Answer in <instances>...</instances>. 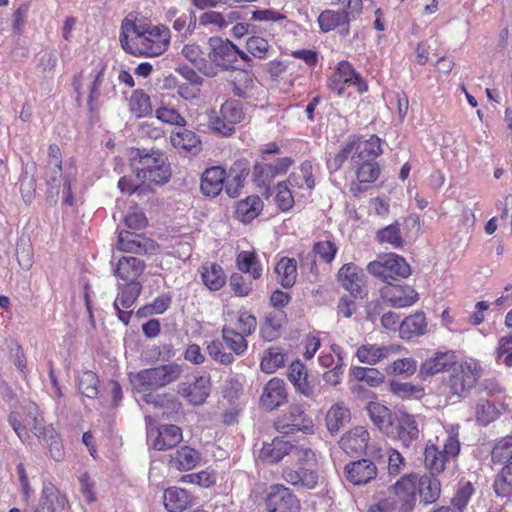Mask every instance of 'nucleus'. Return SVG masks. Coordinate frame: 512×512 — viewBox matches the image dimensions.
<instances>
[{
	"label": "nucleus",
	"instance_id": "nucleus-8",
	"mask_svg": "<svg viewBox=\"0 0 512 512\" xmlns=\"http://www.w3.org/2000/svg\"><path fill=\"white\" fill-rule=\"evenodd\" d=\"M460 451V443L457 436L450 435L440 450L435 444L428 443L424 451L425 467L430 474L437 475L444 471L445 465L451 459H454Z\"/></svg>",
	"mask_w": 512,
	"mask_h": 512
},
{
	"label": "nucleus",
	"instance_id": "nucleus-54",
	"mask_svg": "<svg viewBox=\"0 0 512 512\" xmlns=\"http://www.w3.org/2000/svg\"><path fill=\"white\" fill-rule=\"evenodd\" d=\"M356 170V177L360 183H372L380 175V167L377 162H361L360 165H351Z\"/></svg>",
	"mask_w": 512,
	"mask_h": 512
},
{
	"label": "nucleus",
	"instance_id": "nucleus-12",
	"mask_svg": "<svg viewBox=\"0 0 512 512\" xmlns=\"http://www.w3.org/2000/svg\"><path fill=\"white\" fill-rule=\"evenodd\" d=\"M268 512H300L301 504L298 497L283 484H273L266 496Z\"/></svg>",
	"mask_w": 512,
	"mask_h": 512
},
{
	"label": "nucleus",
	"instance_id": "nucleus-30",
	"mask_svg": "<svg viewBox=\"0 0 512 512\" xmlns=\"http://www.w3.org/2000/svg\"><path fill=\"white\" fill-rule=\"evenodd\" d=\"M164 506L169 512H182L193 504V497L185 489L171 487L164 491Z\"/></svg>",
	"mask_w": 512,
	"mask_h": 512
},
{
	"label": "nucleus",
	"instance_id": "nucleus-63",
	"mask_svg": "<svg viewBox=\"0 0 512 512\" xmlns=\"http://www.w3.org/2000/svg\"><path fill=\"white\" fill-rule=\"evenodd\" d=\"M275 201L277 206L282 211H288L293 207L294 198L286 182H279L277 184V194L275 197Z\"/></svg>",
	"mask_w": 512,
	"mask_h": 512
},
{
	"label": "nucleus",
	"instance_id": "nucleus-43",
	"mask_svg": "<svg viewBox=\"0 0 512 512\" xmlns=\"http://www.w3.org/2000/svg\"><path fill=\"white\" fill-rule=\"evenodd\" d=\"M153 111L150 96L143 90H135L130 96V112L141 118L151 115Z\"/></svg>",
	"mask_w": 512,
	"mask_h": 512
},
{
	"label": "nucleus",
	"instance_id": "nucleus-39",
	"mask_svg": "<svg viewBox=\"0 0 512 512\" xmlns=\"http://www.w3.org/2000/svg\"><path fill=\"white\" fill-rule=\"evenodd\" d=\"M351 414L344 403H336L331 406L326 414V426L329 432L336 433L350 421Z\"/></svg>",
	"mask_w": 512,
	"mask_h": 512
},
{
	"label": "nucleus",
	"instance_id": "nucleus-47",
	"mask_svg": "<svg viewBox=\"0 0 512 512\" xmlns=\"http://www.w3.org/2000/svg\"><path fill=\"white\" fill-rule=\"evenodd\" d=\"M237 265L243 273H249L253 279L261 277V267L254 252L242 251L237 256Z\"/></svg>",
	"mask_w": 512,
	"mask_h": 512
},
{
	"label": "nucleus",
	"instance_id": "nucleus-18",
	"mask_svg": "<svg viewBox=\"0 0 512 512\" xmlns=\"http://www.w3.org/2000/svg\"><path fill=\"white\" fill-rule=\"evenodd\" d=\"M147 404L152 405L155 409L154 418H166L175 420L181 415V402L171 395H145Z\"/></svg>",
	"mask_w": 512,
	"mask_h": 512
},
{
	"label": "nucleus",
	"instance_id": "nucleus-42",
	"mask_svg": "<svg viewBox=\"0 0 512 512\" xmlns=\"http://www.w3.org/2000/svg\"><path fill=\"white\" fill-rule=\"evenodd\" d=\"M263 208V202L257 195L248 196L245 200L239 202L237 214L243 222H250L256 218Z\"/></svg>",
	"mask_w": 512,
	"mask_h": 512
},
{
	"label": "nucleus",
	"instance_id": "nucleus-2",
	"mask_svg": "<svg viewBox=\"0 0 512 512\" xmlns=\"http://www.w3.org/2000/svg\"><path fill=\"white\" fill-rule=\"evenodd\" d=\"M125 201L118 199L116 201L115 212L113 213V219L123 223V227L118 228V240L116 243V251H113L111 264L113 266V275L123 283H118V295L113 303L114 309L117 312L118 318L125 324L128 325V292L126 290L128 286V258L124 255H118L117 253L126 252L128 249L127 234L128 231V212L125 210Z\"/></svg>",
	"mask_w": 512,
	"mask_h": 512
},
{
	"label": "nucleus",
	"instance_id": "nucleus-45",
	"mask_svg": "<svg viewBox=\"0 0 512 512\" xmlns=\"http://www.w3.org/2000/svg\"><path fill=\"white\" fill-rule=\"evenodd\" d=\"M291 185L297 186L299 188H303L304 186L307 189H313L315 182L313 177V166L310 161H305L301 164L299 171L292 173L289 176V180Z\"/></svg>",
	"mask_w": 512,
	"mask_h": 512
},
{
	"label": "nucleus",
	"instance_id": "nucleus-61",
	"mask_svg": "<svg viewBox=\"0 0 512 512\" xmlns=\"http://www.w3.org/2000/svg\"><path fill=\"white\" fill-rule=\"evenodd\" d=\"M417 370V364L416 361L411 358H403L398 359L391 363L387 368L386 371L388 374H398V375H406L411 376L413 375Z\"/></svg>",
	"mask_w": 512,
	"mask_h": 512
},
{
	"label": "nucleus",
	"instance_id": "nucleus-52",
	"mask_svg": "<svg viewBox=\"0 0 512 512\" xmlns=\"http://www.w3.org/2000/svg\"><path fill=\"white\" fill-rule=\"evenodd\" d=\"M477 421L482 425H488L500 415V410L488 400H480L475 408Z\"/></svg>",
	"mask_w": 512,
	"mask_h": 512
},
{
	"label": "nucleus",
	"instance_id": "nucleus-9",
	"mask_svg": "<svg viewBox=\"0 0 512 512\" xmlns=\"http://www.w3.org/2000/svg\"><path fill=\"white\" fill-rule=\"evenodd\" d=\"M362 8V0H348L346 8L341 11L324 10L318 16L319 28L327 33L338 26L350 23L361 15Z\"/></svg>",
	"mask_w": 512,
	"mask_h": 512
},
{
	"label": "nucleus",
	"instance_id": "nucleus-51",
	"mask_svg": "<svg viewBox=\"0 0 512 512\" xmlns=\"http://www.w3.org/2000/svg\"><path fill=\"white\" fill-rule=\"evenodd\" d=\"M99 379L96 373L90 370L83 371L79 376V390L88 398H95L98 393Z\"/></svg>",
	"mask_w": 512,
	"mask_h": 512
},
{
	"label": "nucleus",
	"instance_id": "nucleus-58",
	"mask_svg": "<svg viewBox=\"0 0 512 512\" xmlns=\"http://www.w3.org/2000/svg\"><path fill=\"white\" fill-rule=\"evenodd\" d=\"M156 250L155 242L142 234L130 233V254H152Z\"/></svg>",
	"mask_w": 512,
	"mask_h": 512
},
{
	"label": "nucleus",
	"instance_id": "nucleus-3",
	"mask_svg": "<svg viewBox=\"0 0 512 512\" xmlns=\"http://www.w3.org/2000/svg\"><path fill=\"white\" fill-rule=\"evenodd\" d=\"M171 42L170 29L165 25H152L147 19L130 18V55L159 57Z\"/></svg>",
	"mask_w": 512,
	"mask_h": 512
},
{
	"label": "nucleus",
	"instance_id": "nucleus-6",
	"mask_svg": "<svg viewBox=\"0 0 512 512\" xmlns=\"http://www.w3.org/2000/svg\"><path fill=\"white\" fill-rule=\"evenodd\" d=\"M367 271L371 275L391 284L392 280L407 278L410 273V266L406 260L394 253L378 257L377 260L367 265Z\"/></svg>",
	"mask_w": 512,
	"mask_h": 512
},
{
	"label": "nucleus",
	"instance_id": "nucleus-13",
	"mask_svg": "<svg viewBox=\"0 0 512 512\" xmlns=\"http://www.w3.org/2000/svg\"><path fill=\"white\" fill-rule=\"evenodd\" d=\"M276 429L281 433H290L294 430L308 432L313 428L312 420L307 416L303 406L291 405L275 423Z\"/></svg>",
	"mask_w": 512,
	"mask_h": 512
},
{
	"label": "nucleus",
	"instance_id": "nucleus-15",
	"mask_svg": "<svg viewBox=\"0 0 512 512\" xmlns=\"http://www.w3.org/2000/svg\"><path fill=\"white\" fill-rule=\"evenodd\" d=\"M337 281L354 298L362 297L366 275L362 268L354 263L344 264L337 273Z\"/></svg>",
	"mask_w": 512,
	"mask_h": 512
},
{
	"label": "nucleus",
	"instance_id": "nucleus-1",
	"mask_svg": "<svg viewBox=\"0 0 512 512\" xmlns=\"http://www.w3.org/2000/svg\"><path fill=\"white\" fill-rule=\"evenodd\" d=\"M130 195L149 199L155 186H163L172 176L167 157L158 149L130 148Z\"/></svg>",
	"mask_w": 512,
	"mask_h": 512
},
{
	"label": "nucleus",
	"instance_id": "nucleus-44",
	"mask_svg": "<svg viewBox=\"0 0 512 512\" xmlns=\"http://www.w3.org/2000/svg\"><path fill=\"white\" fill-rule=\"evenodd\" d=\"M491 461L493 464L504 466L512 461V435L502 438L494 445Z\"/></svg>",
	"mask_w": 512,
	"mask_h": 512
},
{
	"label": "nucleus",
	"instance_id": "nucleus-24",
	"mask_svg": "<svg viewBox=\"0 0 512 512\" xmlns=\"http://www.w3.org/2000/svg\"><path fill=\"white\" fill-rule=\"evenodd\" d=\"M369 439L368 430L363 426H357L341 437L339 445L347 454H354L365 451Z\"/></svg>",
	"mask_w": 512,
	"mask_h": 512
},
{
	"label": "nucleus",
	"instance_id": "nucleus-31",
	"mask_svg": "<svg viewBox=\"0 0 512 512\" xmlns=\"http://www.w3.org/2000/svg\"><path fill=\"white\" fill-rule=\"evenodd\" d=\"M412 476L416 478L420 502L425 505L434 503L440 496V481L433 474L423 475L419 479L416 475Z\"/></svg>",
	"mask_w": 512,
	"mask_h": 512
},
{
	"label": "nucleus",
	"instance_id": "nucleus-34",
	"mask_svg": "<svg viewBox=\"0 0 512 512\" xmlns=\"http://www.w3.org/2000/svg\"><path fill=\"white\" fill-rule=\"evenodd\" d=\"M182 56L191 62L195 68L206 76L213 77L216 75L211 63L204 58V53L200 46L196 44H186L181 50Z\"/></svg>",
	"mask_w": 512,
	"mask_h": 512
},
{
	"label": "nucleus",
	"instance_id": "nucleus-50",
	"mask_svg": "<svg viewBox=\"0 0 512 512\" xmlns=\"http://www.w3.org/2000/svg\"><path fill=\"white\" fill-rule=\"evenodd\" d=\"M377 240L380 243H389L393 248H401L404 246V239L400 233L398 223L390 224L383 229L377 231Z\"/></svg>",
	"mask_w": 512,
	"mask_h": 512
},
{
	"label": "nucleus",
	"instance_id": "nucleus-22",
	"mask_svg": "<svg viewBox=\"0 0 512 512\" xmlns=\"http://www.w3.org/2000/svg\"><path fill=\"white\" fill-rule=\"evenodd\" d=\"M39 415L37 405L31 403L24 407V417L19 412L13 411L9 414L8 421L17 436L24 442L29 437L28 430L32 428Z\"/></svg>",
	"mask_w": 512,
	"mask_h": 512
},
{
	"label": "nucleus",
	"instance_id": "nucleus-37",
	"mask_svg": "<svg viewBox=\"0 0 512 512\" xmlns=\"http://www.w3.org/2000/svg\"><path fill=\"white\" fill-rule=\"evenodd\" d=\"M274 271L282 287L291 288L296 283L297 262L294 258L282 257L277 262Z\"/></svg>",
	"mask_w": 512,
	"mask_h": 512
},
{
	"label": "nucleus",
	"instance_id": "nucleus-10",
	"mask_svg": "<svg viewBox=\"0 0 512 512\" xmlns=\"http://www.w3.org/2000/svg\"><path fill=\"white\" fill-rule=\"evenodd\" d=\"M420 431L415 417L405 411L395 412V419L386 436L400 441L405 447H410L418 440Z\"/></svg>",
	"mask_w": 512,
	"mask_h": 512
},
{
	"label": "nucleus",
	"instance_id": "nucleus-35",
	"mask_svg": "<svg viewBox=\"0 0 512 512\" xmlns=\"http://www.w3.org/2000/svg\"><path fill=\"white\" fill-rule=\"evenodd\" d=\"M426 327L427 323L424 313L416 312L401 322L399 325L400 336L403 339L409 340L415 336L423 335Z\"/></svg>",
	"mask_w": 512,
	"mask_h": 512
},
{
	"label": "nucleus",
	"instance_id": "nucleus-56",
	"mask_svg": "<svg viewBox=\"0 0 512 512\" xmlns=\"http://www.w3.org/2000/svg\"><path fill=\"white\" fill-rule=\"evenodd\" d=\"M220 114L227 121L228 125L232 124L233 126L244 118L242 104L238 100H228L222 104Z\"/></svg>",
	"mask_w": 512,
	"mask_h": 512
},
{
	"label": "nucleus",
	"instance_id": "nucleus-14",
	"mask_svg": "<svg viewBox=\"0 0 512 512\" xmlns=\"http://www.w3.org/2000/svg\"><path fill=\"white\" fill-rule=\"evenodd\" d=\"M147 435L153 448L159 451L173 448L183 439L181 428L173 424L150 425Z\"/></svg>",
	"mask_w": 512,
	"mask_h": 512
},
{
	"label": "nucleus",
	"instance_id": "nucleus-46",
	"mask_svg": "<svg viewBox=\"0 0 512 512\" xmlns=\"http://www.w3.org/2000/svg\"><path fill=\"white\" fill-rule=\"evenodd\" d=\"M493 486L495 493L500 497L512 495V461L497 474Z\"/></svg>",
	"mask_w": 512,
	"mask_h": 512
},
{
	"label": "nucleus",
	"instance_id": "nucleus-32",
	"mask_svg": "<svg viewBox=\"0 0 512 512\" xmlns=\"http://www.w3.org/2000/svg\"><path fill=\"white\" fill-rule=\"evenodd\" d=\"M366 410L372 423L381 433L386 435L395 419V413H392L388 407L378 402H369Z\"/></svg>",
	"mask_w": 512,
	"mask_h": 512
},
{
	"label": "nucleus",
	"instance_id": "nucleus-23",
	"mask_svg": "<svg viewBox=\"0 0 512 512\" xmlns=\"http://www.w3.org/2000/svg\"><path fill=\"white\" fill-rule=\"evenodd\" d=\"M225 179L226 172L223 168L219 166L207 168L201 176V192L206 197L218 196L223 189Z\"/></svg>",
	"mask_w": 512,
	"mask_h": 512
},
{
	"label": "nucleus",
	"instance_id": "nucleus-29",
	"mask_svg": "<svg viewBox=\"0 0 512 512\" xmlns=\"http://www.w3.org/2000/svg\"><path fill=\"white\" fill-rule=\"evenodd\" d=\"M249 174L248 164L244 161H238L233 164L227 174L225 192L231 198L240 195V190L244 186L246 177Z\"/></svg>",
	"mask_w": 512,
	"mask_h": 512
},
{
	"label": "nucleus",
	"instance_id": "nucleus-60",
	"mask_svg": "<svg viewBox=\"0 0 512 512\" xmlns=\"http://www.w3.org/2000/svg\"><path fill=\"white\" fill-rule=\"evenodd\" d=\"M254 182L258 187H263L269 190V184L276 177L270 164L257 163L253 170Z\"/></svg>",
	"mask_w": 512,
	"mask_h": 512
},
{
	"label": "nucleus",
	"instance_id": "nucleus-55",
	"mask_svg": "<svg viewBox=\"0 0 512 512\" xmlns=\"http://www.w3.org/2000/svg\"><path fill=\"white\" fill-rule=\"evenodd\" d=\"M246 49L248 55L258 59H266L269 56L271 46L267 39L260 36H250L246 40Z\"/></svg>",
	"mask_w": 512,
	"mask_h": 512
},
{
	"label": "nucleus",
	"instance_id": "nucleus-27",
	"mask_svg": "<svg viewBox=\"0 0 512 512\" xmlns=\"http://www.w3.org/2000/svg\"><path fill=\"white\" fill-rule=\"evenodd\" d=\"M67 499L58 489L51 483L44 484L39 505L35 512H56L63 510L66 506Z\"/></svg>",
	"mask_w": 512,
	"mask_h": 512
},
{
	"label": "nucleus",
	"instance_id": "nucleus-64",
	"mask_svg": "<svg viewBox=\"0 0 512 512\" xmlns=\"http://www.w3.org/2000/svg\"><path fill=\"white\" fill-rule=\"evenodd\" d=\"M497 360L508 367L512 366V334L499 340Z\"/></svg>",
	"mask_w": 512,
	"mask_h": 512
},
{
	"label": "nucleus",
	"instance_id": "nucleus-25",
	"mask_svg": "<svg viewBox=\"0 0 512 512\" xmlns=\"http://www.w3.org/2000/svg\"><path fill=\"white\" fill-rule=\"evenodd\" d=\"M455 356L451 352H437L421 365L419 375L422 379L434 376L454 365Z\"/></svg>",
	"mask_w": 512,
	"mask_h": 512
},
{
	"label": "nucleus",
	"instance_id": "nucleus-19",
	"mask_svg": "<svg viewBox=\"0 0 512 512\" xmlns=\"http://www.w3.org/2000/svg\"><path fill=\"white\" fill-rule=\"evenodd\" d=\"M288 378L295 389L302 395L310 399H316L320 390H316L313 381L308 379L306 366L299 360L294 361L288 369Z\"/></svg>",
	"mask_w": 512,
	"mask_h": 512
},
{
	"label": "nucleus",
	"instance_id": "nucleus-5",
	"mask_svg": "<svg viewBox=\"0 0 512 512\" xmlns=\"http://www.w3.org/2000/svg\"><path fill=\"white\" fill-rule=\"evenodd\" d=\"M209 44V62L224 71L237 69L235 65L238 58L245 63L247 67L252 66V58L246 52L240 50L233 42L220 37H211Z\"/></svg>",
	"mask_w": 512,
	"mask_h": 512
},
{
	"label": "nucleus",
	"instance_id": "nucleus-7",
	"mask_svg": "<svg viewBox=\"0 0 512 512\" xmlns=\"http://www.w3.org/2000/svg\"><path fill=\"white\" fill-rule=\"evenodd\" d=\"M448 387L457 397H465L480 377V365L476 361L462 362L451 366Z\"/></svg>",
	"mask_w": 512,
	"mask_h": 512
},
{
	"label": "nucleus",
	"instance_id": "nucleus-36",
	"mask_svg": "<svg viewBox=\"0 0 512 512\" xmlns=\"http://www.w3.org/2000/svg\"><path fill=\"white\" fill-rule=\"evenodd\" d=\"M171 144L177 150L197 153L200 150L201 141L199 137L191 130L181 128L172 133Z\"/></svg>",
	"mask_w": 512,
	"mask_h": 512
},
{
	"label": "nucleus",
	"instance_id": "nucleus-49",
	"mask_svg": "<svg viewBox=\"0 0 512 512\" xmlns=\"http://www.w3.org/2000/svg\"><path fill=\"white\" fill-rule=\"evenodd\" d=\"M222 337L228 348L236 355H242L248 348V342L243 334H238L234 329L223 327Z\"/></svg>",
	"mask_w": 512,
	"mask_h": 512
},
{
	"label": "nucleus",
	"instance_id": "nucleus-28",
	"mask_svg": "<svg viewBox=\"0 0 512 512\" xmlns=\"http://www.w3.org/2000/svg\"><path fill=\"white\" fill-rule=\"evenodd\" d=\"M282 476L287 483L309 490L314 489L318 484L317 472L304 467L298 469L285 468Z\"/></svg>",
	"mask_w": 512,
	"mask_h": 512
},
{
	"label": "nucleus",
	"instance_id": "nucleus-57",
	"mask_svg": "<svg viewBox=\"0 0 512 512\" xmlns=\"http://www.w3.org/2000/svg\"><path fill=\"white\" fill-rule=\"evenodd\" d=\"M105 69H106V64L102 60H99L94 63V68L91 72V77L93 78V81H92V84L90 87V92H89V97H88V105H89V109L91 111L94 109L93 102L96 101L99 97L98 88L102 82V76H103Z\"/></svg>",
	"mask_w": 512,
	"mask_h": 512
},
{
	"label": "nucleus",
	"instance_id": "nucleus-40",
	"mask_svg": "<svg viewBox=\"0 0 512 512\" xmlns=\"http://www.w3.org/2000/svg\"><path fill=\"white\" fill-rule=\"evenodd\" d=\"M199 460V453L188 446L182 447L171 456L172 466L184 471L194 468Z\"/></svg>",
	"mask_w": 512,
	"mask_h": 512
},
{
	"label": "nucleus",
	"instance_id": "nucleus-59",
	"mask_svg": "<svg viewBox=\"0 0 512 512\" xmlns=\"http://www.w3.org/2000/svg\"><path fill=\"white\" fill-rule=\"evenodd\" d=\"M209 356L221 365H230L234 362V355L225 351L223 343L219 340L212 341L207 346Z\"/></svg>",
	"mask_w": 512,
	"mask_h": 512
},
{
	"label": "nucleus",
	"instance_id": "nucleus-20",
	"mask_svg": "<svg viewBox=\"0 0 512 512\" xmlns=\"http://www.w3.org/2000/svg\"><path fill=\"white\" fill-rule=\"evenodd\" d=\"M288 400L285 383L282 379L274 377L270 379L261 394L260 404L267 410L272 411Z\"/></svg>",
	"mask_w": 512,
	"mask_h": 512
},
{
	"label": "nucleus",
	"instance_id": "nucleus-26",
	"mask_svg": "<svg viewBox=\"0 0 512 512\" xmlns=\"http://www.w3.org/2000/svg\"><path fill=\"white\" fill-rule=\"evenodd\" d=\"M399 346L388 345L378 346L376 344L361 345L356 352L358 360L362 363L375 365L381 360L388 358L391 354L397 353Z\"/></svg>",
	"mask_w": 512,
	"mask_h": 512
},
{
	"label": "nucleus",
	"instance_id": "nucleus-11",
	"mask_svg": "<svg viewBox=\"0 0 512 512\" xmlns=\"http://www.w3.org/2000/svg\"><path fill=\"white\" fill-rule=\"evenodd\" d=\"M183 373L182 366L177 363H169L155 368L141 371L137 380L149 388L164 387L178 380Z\"/></svg>",
	"mask_w": 512,
	"mask_h": 512
},
{
	"label": "nucleus",
	"instance_id": "nucleus-48",
	"mask_svg": "<svg viewBox=\"0 0 512 512\" xmlns=\"http://www.w3.org/2000/svg\"><path fill=\"white\" fill-rule=\"evenodd\" d=\"M284 363V354L281 352L280 348L272 347L263 355L260 367L263 372L271 374L284 366Z\"/></svg>",
	"mask_w": 512,
	"mask_h": 512
},
{
	"label": "nucleus",
	"instance_id": "nucleus-33",
	"mask_svg": "<svg viewBox=\"0 0 512 512\" xmlns=\"http://www.w3.org/2000/svg\"><path fill=\"white\" fill-rule=\"evenodd\" d=\"M294 449L298 450L289 441L277 437L271 443L263 444L260 450V458L270 463H277Z\"/></svg>",
	"mask_w": 512,
	"mask_h": 512
},
{
	"label": "nucleus",
	"instance_id": "nucleus-16",
	"mask_svg": "<svg viewBox=\"0 0 512 512\" xmlns=\"http://www.w3.org/2000/svg\"><path fill=\"white\" fill-rule=\"evenodd\" d=\"M381 298L394 308L413 305L418 300V293L409 285H386L380 290Z\"/></svg>",
	"mask_w": 512,
	"mask_h": 512
},
{
	"label": "nucleus",
	"instance_id": "nucleus-53",
	"mask_svg": "<svg viewBox=\"0 0 512 512\" xmlns=\"http://www.w3.org/2000/svg\"><path fill=\"white\" fill-rule=\"evenodd\" d=\"M338 78L342 79L344 83L357 85L358 91L363 92L367 90L366 84L351 64L347 61H341L337 68Z\"/></svg>",
	"mask_w": 512,
	"mask_h": 512
},
{
	"label": "nucleus",
	"instance_id": "nucleus-21",
	"mask_svg": "<svg viewBox=\"0 0 512 512\" xmlns=\"http://www.w3.org/2000/svg\"><path fill=\"white\" fill-rule=\"evenodd\" d=\"M211 382L209 375H202L194 383L182 382L178 385V393L186 398L192 405L203 404L210 394Z\"/></svg>",
	"mask_w": 512,
	"mask_h": 512
},
{
	"label": "nucleus",
	"instance_id": "nucleus-41",
	"mask_svg": "<svg viewBox=\"0 0 512 512\" xmlns=\"http://www.w3.org/2000/svg\"><path fill=\"white\" fill-rule=\"evenodd\" d=\"M283 311L274 310L266 314L264 324L261 327V337L266 341H273L279 337L282 326Z\"/></svg>",
	"mask_w": 512,
	"mask_h": 512
},
{
	"label": "nucleus",
	"instance_id": "nucleus-38",
	"mask_svg": "<svg viewBox=\"0 0 512 512\" xmlns=\"http://www.w3.org/2000/svg\"><path fill=\"white\" fill-rule=\"evenodd\" d=\"M200 273L203 283L211 291L220 290L226 282L223 269L215 263L203 264L200 268Z\"/></svg>",
	"mask_w": 512,
	"mask_h": 512
},
{
	"label": "nucleus",
	"instance_id": "nucleus-17",
	"mask_svg": "<svg viewBox=\"0 0 512 512\" xmlns=\"http://www.w3.org/2000/svg\"><path fill=\"white\" fill-rule=\"evenodd\" d=\"M346 480L354 485H365L377 476V464L370 459L351 461L344 467Z\"/></svg>",
	"mask_w": 512,
	"mask_h": 512
},
{
	"label": "nucleus",
	"instance_id": "nucleus-62",
	"mask_svg": "<svg viewBox=\"0 0 512 512\" xmlns=\"http://www.w3.org/2000/svg\"><path fill=\"white\" fill-rule=\"evenodd\" d=\"M236 326L238 329L237 333L243 334V336L246 337L255 332L257 327V319L249 312L242 311L239 313Z\"/></svg>",
	"mask_w": 512,
	"mask_h": 512
},
{
	"label": "nucleus",
	"instance_id": "nucleus-4",
	"mask_svg": "<svg viewBox=\"0 0 512 512\" xmlns=\"http://www.w3.org/2000/svg\"><path fill=\"white\" fill-rule=\"evenodd\" d=\"M415 496L416 478L403 476L388 490V496L378 498L369 506L368 512H411Z\"/></svg>",
	"mask_w": 512,
	"mask_h": 512
}]
</instances>
